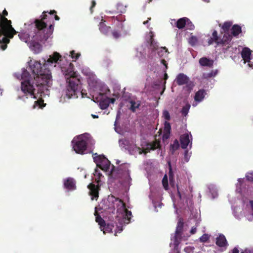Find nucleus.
I'll list each match as a JSON object with an SVG mask.
<instances>
[{
  "label": "nucleus",
  "instance_id": "nucleus-8",
  "mask_svg": "<svg viewBox=\"0 0 253 253\" xmlns=\"http://www.w3.org/2000/svg\"><path fill=\"white\" fill-rule=\"evenodd\" d=\"M94 162L97 166L104 171H107L110 169V162L104 156L93 154Z\"/></svg>",
  "mask_w": 253,
  "mask_h": 253
},
{
  "label": "nucleus",
  "instance_id": "nucleus-49",
  "mask_svg": "<svg viewBox=\"0 0 253 253\" xmlns=\"http://www.w3.org/2000/svg\"><path fill=\"white\" fill-rule=\"evenodd\" d=\"M170 132H165L163 136V139H167L169 137Z\"/></svg>",
  "mask_w": 253,
  "mask_h": 253
},
{
  "label": "nucleus",
  "instance_id": "nucleus-16",
  "mask_svg": "<svg viewBox=\"0 0 253 253\" xmlns=\"http://www.w3.org/2000/svg\"><path fill=\"white\" fill-rule=\"evenodd\" d=\"M178 85H181L186 84L189 81V78L184 74H179L175 80Z\"/></svg>",
  "mask_w": 253,
  "mask_h": 253
},
{
  "label": "nucleus",
  "instance_id": "nucleus-57",
  "mask_svg": "<svg viewBox=\"0 0 253 253\" xmlns=\"http://www.w3.org/2000/svg\"><path fill=\"white\" fill-rule=\"evenodd\" d=\"M232 253H239V251L238 249L236 247H235L232 250Z\"/></svg>",
  "mask_w": 253,
  "mask_h": 253
},
{
  "label": "nucleus",
  "instance_id": "nucleus-12",
  "mask_svg": "<svg viewBox=\"0 0 253 253\" xmlns=\"http://www.w3.org/2000/svg\"><path fill=\"white\" fill-rule=\"evenodd\" d=\"M114 204V209H117V211L118 213H121L123 211H125L126 208V204L121 199L119 198H115L112 201Z\"/></svg>",
  "mask_w": 253,
  "mask_h": 253
},
{
  "label": "nucleus",
  "instance_id": "nucleus-46",
  "mask_svg": "<svg viewBox=\"0 0 253 253\" xmlns=\"http://www.w3.org/2000/svg\"><path fill=\"white\" fill-rule=\"evenodd\" d=\"M163 50H165V52L167 53L168 52V49L166 47H161L160 48V50L158 51V55L161 57V56H162L163 55L162 54L163 52Z\"/></svg>",
  "mask_w": 253,
  "mask_h": 253
},
{
  "label": "nucleus",
  "instance_id": "nucleus-56",
  "mask_svg": "<svg viewBox=\"0 0 253 253\" xmlns=\"http://www.w3.org/2000/svg\"><path fill=\"white\" fill-rule=\"evenodd\" d=\"M161 63H162V64H163L164 65H165L166 66V69L168 68L167 61L165 59H162L161 60Z\"/></svg>",
  "mask_w": 253,
  "mask_h": 253
},
{
  "label": "nucleus",
  "instance_id": "nucleus-62",
  "mask_svg": "<svg viewBox=\"0 0 253 253\" xmlns=\"http://www.w3.org/2000/svg\"><path fill=\"white\" fill-rule=\"evenodd\" d=\"M54 18L56 20H59L60 19L59 17L56 14L54 15Z\"/></svg>",
  "mask_w": 253,
  "mask_h": 253
},
{
  "label": "nucleus",
  "instance_id": "nucleus-61",
  "mask_svg": "<svg viewBox=\"0 0 253 253\" xmlns=\"http://www.w3.org/2000/svg\"><path fill=\"white\" fill-rule=\"evenodd\" d=\"M81 93L83 97H85L87 95V93H85V92H83V90H82Z\"/></svg>",
  "mask_w": 253,
  "mask_h": 253
},
{
  "label": "nucleus",
  "instance_id": "nucleus-47",
  "mask_svg": "<svg viewBox=\"0 0 253 253\" xmlns=\"http://www.w3.org/2000/svg\"><path fill=\"white\" fill-rule=\"evenodd\" d=\"M43 104V100L42 99L40 100H38L35 101V105H38L39 106V108H42L44 105Z\"/></svg>",
  "mask_w": 253,
  "mask_h": 253
},
{
  "label": "nucleus",
  "instance_id": "nucleus-11",
  "mask_svg": "<svg viewBox=\"0 0 253 253\" xmlns=\"http://www.w3.org/2000/svg\"><path fill=\"white\" fill-rule=\"evenodd\" d=\"M118 177L123 180H126L130 178L129 172L127 165L124 164L120 165L117 169Z\"/></svg>",
  "mask_w": 253,
  "mask_h": 253
},
{
  "label": "nucleus",
  "instance_id": "nucleus-18",
  "mask_svg": "<svg viewBox=\"0 0 253 253\" xmlns=\"http://www.w3.org/2000/svg\"><path fill=\"white\" fill-rule=\"evenodd\" d=\"M199 62L202 66H206L211 68L213 65V60L205 57L201 58L199 59Z\"/></svg>",
  "mask_w": 253,
  "mask_h": 253
},
{
  "label": "nucleus",
  "instance_id": "nucleus-20",
  "mask_svg": "<svg viewBox=\"0 0 253 253\" xmlns=\"http://www.w3.org/2000/svg\"><path fill=\"white\" fill-rule=\"evenodd\" d=\"M242 32L241 27L237 24L234 25L231 28L232 37L233 36L237 37Z\"/></svg>",
  "mask_w": 253,
  "mask_h": 253
},
{
  "label": "nucleus",
  "instance_id": "nucleus-2",
  "mask_svg": "<svg viewBox=\"0 0 253 253\" xmlns=\"http://www.w3.org/2000/svg\"><path fill=\"white\" fill-rule=\"evenodd\" d=\"M29 69L36 76V85L38 87V93H42L47 89V87L52 84L51 74L50 70L44 64L42 66L40 62L31 60L28 62Z\"/></svg>",
  "mask_w": 253,
  "mask_h": 253
},
{
  "label": "nucleus",
  "instance_id": "nucleus-23",
  "mask_svg": "<svg viewBox=\"0 0 253 253\" xmlns=\"http://www.w3.org/2000/svg\"><path fill=\"white\" fill-rule=\"evenodd\" d=\"M206 91L204 89L198 90L195 94L194 99L195 101L200 102L205 97Z\"/></svg>",
  "mask_w": 253,
  "mask_h": 253
},
{
  "label": "nucleus",
  "instance_id": "nucleus-58",
  "mask_svg": "<svg viewBox=\"0 0 253 253\" xmlns=\"http://www.w3.org/2000/svg\"><path fill=\"white\" fill-rule=\"evenodd\" d=\"M95 174H94V175H97L98 176L99 178H100V176H102L101 173H100V172H98V171L97 170H95Z\"/></svg>",
  "mask_w": 253,
  "mask_h": 253
},
{
  "label": "nucleus",
  "instance_id": "nucleus-24",
  "mask_svg": "<svg viewBox=\"0 0 253 253\" xmlns=\"http://www.w3.org/2000/svg\"><path fill=\"white\" fill-rule=\"evenodd\" d=\"M187 20H188L187 17H183L178 19L176 22V27L179 29H183L186 25Z\"/></svg>",
  "mask_w": 253,
  "mask_h": 253
},
{
  "label": "nucleus",
  "instance_id": "nucleus-45",
  "mask_svg": "<svg viewBox=\"0 0 253 253\" xmlns=\"http://www.w3.org/2000/svg\"><path fill=\"white\" fill-rule=\"evenodd\" d=\"M163 116H164V118H165V119L168 120V121L170 119L169 113L167 110L164 111V112H163Z\"/></svg>",
  "mask_w": 253,
  "mask_h": 253
},
{
  "label": "nucleus",
  "instance_id": "nucleus-60",
  "mask_svg": "<svg viewBox=\"0 0 253 253\" xmlns=\"http://www.w3.org/2000/svg\"><path fill=\"white\" fill-rule=\"evenodd\" d=\"M57 12L55 10H50V11L48 13L50 15H52L53 14H56Z\"/></svg>",
  "mask_w": 253,
  "mask_h": 253
},
{
  "label": "nucleus",
  "instance_id": "nucleus-1",
  "mask_svg": "<svg viewBox=\"0 0 253 253\" xmlns=\"http://www.w3.org/2000/svg\"><path fill=\"white\" fill-rule=\"evenodd\" d=\"M48 12L44 11L41 15L40 19H35L34 23L32 24V27H34L36 33L35 35L32 36L33 40L28 43V45L30 48L36 54L40 53L42 50V46L39 42L46 41L53 32L54 26L52 24H50L48 28H47L50 18L46 14Z\"/></svg>",
  "mask_w": 253,
  "mask_h": 253
},
{
  "label": "nucleus",
  "instance_id": "nucleus-35",
  "mask_svg": "<svg viewBox=\"0 0 253 253\" xmlns=\"http://www.w3.org/2000/svg\"><path fill=\"white\" fill-rule=\"evenodd\" d=\"M160 146V143L157 141H154L148 145V148L151 150H155L158 148Z\"/></svg>",
  "mask_w": 253,
  "mask_h": 253
},
{
  "label": "nucleus",
  "instance_id": "nucleus-44",
  "mask_svg": "<svg viewBox=\"0 0 253 253\" xmlns=\"http://www.w3.org/2000/svg\"><path fill=\"white\" fill-rule=\"evenodd\" d=\"M189 42L192 45H194L197 42V39L195 36H192L189 39Z\"/></svg>",
  "mask_w": 253,
  "mask_h": 253
},
{
  "label": "nucleus",
  "instance_id": "nucleus-14",
  "mask_svg": "<svg viewBox=\"0 0 253 253\" xmlns=\"http://www.w3.org/2000/svg\"><path fill=\"white\" fill-rule=\"evenodd\" d=\"M76 182L71 177H68L64 180V188L69 190H74L76 189Z\"/></svg>",
  "mask_w": 253,
  "mask_h": 253
},
{
  "label": "nucleus",
  "instance_id": "nucleus-64",
  "mask_svg": "<svg viewBox=\"0 0 253 253\" xmlns=\"http://www.w3.org/2000/svg\"><path fill=\"white\" fill-rule=\"evenodd\" d=\"M169 173H170V172H171V169L170 164V163H169Z\"/></svg>",
  "mask_w": 253,
  "mask_h": 253
},
{
  "label": "nucleus",
  "instance_id": "nucleus-38",
  "mask_svg": "<svg viewBox=\"0 0 253 253\" xmlns=\"http://www.w3.org/2000/svg\"><path fill=\"white\" fill-rule=\"evenodd\" d=\"M162 184L163 185L164 188L166 190H168L169 188L168 185V180L167 175H165L163 178L162 180Z\"/></svg>",
  "mask_w": 253,
  "mask_h": 253
},
{
  "label": "nucleus",
  "instance_id": "nucleus-54",
  "mask_svg": "<svg viewBox=\"0 0 253 253\" xmlns=\"http://www.w3.org/2000/svg\"><path fill=\"white\" fill-rule=\"evenodd\" d=\"M2 15L4 16V17H6V16H7L8 15V12L7 11V10L4 9L3 11H2Z\"/></svg>",
  "mask_w": 253,
  "mask_h": 253
},
{
  "label": "nucleus",
  "instance_id": "nucleus-30",
  "mask_svg": "<svg viewBox=\"0 0 253 253\" xmlns=\"http://www.w3.org/2000/svg\"><path fill=\"white\" fill-rule=\"evenodd\" d=\"M109 105L108 99H107L106 98L101 100L99 102V106L102 110H104L107 108Z\"/></svg>",
  "mask_w": 253,
  "mask_h": 253
},
{
  "label": "nucleus",
  "instance_id": "nucleus-17",
  "mask_svg": "<svg viewBox=\"0 0 253 253\" xmlns=\"http://www.w3.org/2000/svg\"><path fill=\"white\" fill-rule=\"evenodd\" d=\"M216 245L219 247H225L228 246V243L224 235L220 234L216 238Z\"/></svg>",
  "mask_w": 253,
  "mask_h": 253
},
{
  "label": "nucleus",
  "instance_id": "nucleus-10",
  "mask_svg": "<svg viewBox=\"0 0 253 253\" xmlns=\"http://www.w3.org/2000/svg\"><path fill=\"white\" fill-rule=\"evenodd\" d=\"M34 23V21L29 25L28 30L30 31V33L28 34L26 33H21L18 35L19 38L21 40L27 43H30L31 42V40H33L32 36L35 35V30L34 27H32V24Z\"/></svg>",
  "mask_w": 253,
  "mask_h": 253
},
{
  "label": "nucleus",
  "instance_id": "nucleus-43",
  "mask_svg": "<svg viewBox=\"0 0 253 253\" xmlns=\"http://www.w3.org/2000/svg\"><path fill=\"white\" fill-rule=\"evenodd\" d=\"M112 34L113 37L116 39H118L121 36L120 32L118 30H114Z\"/></svg>",
  "mask_w": 253,
  "mask_h": 253
},
{
  "label": "nucleus",
  "instance_id": "nucleus-37",
  "mask_svg": "<svg viewBox=\"0 0 253 253\" xmlns=\"http://www.w3.org/2000/svg\"><path fill=\"white\" fill-rule=\"evenodd\" d=\"M130 103L131 104L130 109L133 112H135L136 109L138 108L140 106L139 103H137L133 100L130 101Z\"/></svg>",
  "mask_w": 253,
  "mask_h": 253
},
{
  "label": "nucleus",
  "instance_id": "nucleus-33",
  "mask_svg": "<svg viewBox=\"0 0 253 253\" xmlns=\"http://www.w3.org/2000/svg\"><path fill=\"white\" fill-rule=\"evenodd\" d=\"M190 105L189 104H186L183 106L181 109V113L183 116H186L189 112V110L190 108Z\"/></svg>",
  "mask_w": 253,
  "mask_h": 253
},
{
  "label": "nucleus",
  "instance_id": "nucleus-52",
  "mask_svg": "<svg viewBox=\"0 0 253 253\" xmlns=\"http://www.w3.org/2000/svg\"><path fill=\"white\" fill-rule=\"evenodd\" d=\"M107 99H108L109 104L110 103H114L115 101V99L114 98H109L106 97Z\"/></svg>",
  "mask_w": 253,
  "mask_h": 253
},
{
  "label": "nucleus",
  "instance_id": "nucleus-31",
  "mask_svg": "<svg viewBox=\"0 0 253 253\" xmlns=\"http://www.w3.org/2000/svg\"><path fill=\"white\" fill-rule=\"evenodd\" d=\"M95 221L100 225L101 230H103V227H104L106 223L105 220L100 215H97L96 217Z\"/></svg>",
  "mask_w": 253,
  "mask_h": 253
},
{
  "label": "nucleus",
  "instance_id": "nucleus-19",
  "mask_svg": "<svg viewBox=\"0 0 253 253\" xmlns=\"http://www.w3.org/2000/svg\"><path fill=\"white\" fill-rule=\"evenodd\" d=\"M251 50L248 47H245L243 49L241 52V56L243 60L246 62H250L251 60Z\"/></svg>",
  "mask_w": 253,
  "mask_h": 253
},
{
  "label": "nucleus",
  "instance_id": "nucleus-6",
  "mask_svg": "<svg viewBox=\"0 0 253 253\" xmlns=\"http://www.w3.org/2000/svg\"><path fill=\"white\" fill-rule=\"evenodd\" d=\"M72 143L73 148L77 153L83 154L86 150L87 142L82 136H79L77 139H74Z\"/></svg>",
  "mask_w": 253,
  "mask_h": 253
},
{
  "label": "nucleus",
  "instance_id": "nucleus-7",
  "mask_svg": "<svg viewBox=\"0 0 253 253\" xmlns=\"http://www.w3.org/2000/svg\"><path fill=\"white\" fill-rule=\"evenodd\" d=\"M21 90L25 96L30 95L36 98L34 95L35 90L34 81H22L21 83Z\"/></svg>",
  "mask_w": 253,
  "mask_h": 253
},
{
  "label": "nucleus",
  "instance_id": "nucleus-27",
  "mask_svg": "<svg viewBox=\"0 0 253 253\" xmlns=\"http://www.w3.org/2000/svg\"><path fill=\"white\" fill-rule=\"evenodd\" d=\"M110 29V27L107 26L104 23H100V24L99 30L104 35H107L109 33Z\"/></svg>",
  "mask_w": 253,
  "mask_h": 253
},
{
  "label": "nucleus",
  "instance_id": "nucleus-39",
  "mask_svg": "<svg viewBox=\"0 0 253 253\" xmlns=\"http://www.w3.org/2000/svg\"><path fill=\"white\" fill-rule=\"evenodd\" d=\"M186 22V27L188 30H193L195 28V26L194 24L192 23V22L188 18Z\"/></svg>",
  "mask_w": 253,
  "mask_h": 253
},
{
  "label": "nucleus",
  "instance_id": "nucleus-50",
  "mask_svg": "<svg viewBox=\"0 0 253 253\" xmlns=\"http://www.w3.org/2000/svg\"><path fill=\"white\" fill-rule=\"evenodd\" d=\"M247 180L253 182V173H249L246 175Z\"/></svg>",
  "mask_w": 253,
  "mask_h": 253
},
{
  "label": "nucleus",
  "instance_id": "nucleus-41",
  "mask_svg": "<svg viewBox=\"0 0 253 253\" xmlns=\"http://www.w3.org/2000/svg\"><path fill=\"white\" fill-rule=\"evenodd\" d=\"M71 57L75 59V60L78 59V58L80 56L81 54L80 53H76L75 51L72 50L70 52Z\"/></svg>",
  "mask_w": 253,
  "mask_h": 253
},
{
  "label": "nucleus",
  "instance_id": "nucleus-4",
  "mask_svg": "<svg viewBox=\"0 0 253 253\" xmlns=\"http://www.w3.org/2000/svg\"><path fill=\"white\" fill-rule=\"evenodd\" d=\"M11 23V20L4 17L0 12V47L2 50L6 49L10 39L17 33Z\"/></svg>",
  "mask_w": 253,
  "mask_h": 253
},
{
  "label": "nucleus",
  "instance_id": "nucleus-5",
  "mask_svg": "<svg viewBox=\"0 0 253 253\" xmlns=\"http://www.w3.org/2000/svg\"><path fill=\"white\" fill-rule=\"evenodd\" d=\"M232 40V36L229 33L224 34L222 38L218 35L217 31L214 30L212 32L211 37L208 39V43L209 45H211L215 42L217 45L220 44L227 43Z\"/></svg>",
  "mask_w": 253,
  "mask_h": 253
},
{
  "label": "nucleus",
  "instance_id": "nucleus-32",
  "mask_svg": "<svg viewBox=\"0 0 253 253\" xmlns=\"http://www.w3.org/2000/svg\"><path fill=\"white\" fill-rule=\"evenodd\" d=\"M231 41H230L227 43H224V44H220V46H222V51L225 53H227L230 49V48L231 47Z\"/></svg>",
  "mask_w": 253,
  "mask_h": 253
},
{
  "label": "nucleus",
  "instance_id": "nucleus-29",
  "mask_svg": "<svg viewBox=\"0 0 253 253\" xmlns=\"http://www.w3.org/2000/svg\"><path fill=\"white\" fill-rule=\"evenodd\" d=\"M179 147V142L177 139H175L173 141V143L170 144V151L171 153L174 154V152L177 150Z\"/></svg>",
  "mask_w": 253,
  "mask_h": 253
},
{
  "label": "nucleus",
  "instance_id": "nucleus-63",
  "mask_svg": "<svg viewBox=\"0 0 253 253\" xmlns=\"http://www.w3.org/2000/svg\"><path fill=\"white\" fill-rule=\"evenodd\" d=\"M91 116L94 119H95V118H98V116L97 115H93L92 114L91 115Z\"/></svg>",
  "mask_w": 253,
  "mask_h": 253
},
{
  "label": "nucleus",
  "instance_id": "nucleus-9",
  "mask_svg": "<svg viewBox=\"0 0 253 253\" xmlns=\"http://www.w3.org/2000/svg\"><path fill=\"white\" fill-rule=\"evenodd\" d=\"M121 214H123V218L120 222V225H117V232L120 233L123 231V224L122 222H124L125 224H128L130 221L131 217L132 216L131 212L128 211L126 208L125 209V211H123Z\"/></svg>",
  "mask_w": 253,
  "mask_h": 253
},
{
  "label": "nucleus",
  "instance_id": "nucleus-34",
  "mask_svg": "<svg viewBox=\"0 0 253 253\" xmlns=\"http://www.w3.org/2000/svg\"><path fill=\"white\" fill-rule=\"evenodd\" d=\"M150 47L152 50H157L158 48V45L157 43L155 42L154 39L153 38V36H151V38L150 39Z\"/></svg>",
  "mask_w": 253,
  "mask_h": 253
},
{
  "label": "nucleus",
  "instance_id": "nucleus-22",
  "mask_svg": "<svg viewBox=\"0 0 253 253\" xmlns=\"http://www.w3.org/2000/svg\"><path fill=\"white\" fill-rule=\"evenodd\" d=\"M232 22L231 21H226L222 25L219 24V26L221 28L224 34H226L229 33V31L232 26Z\"/></svg>",
  "mask_w": 253,
  "mask_h": 253
},
{
  "label": "nucleus",
  "instance_id": "nucleus-55",
  "mask_svg": "<svg viewBox=\"0 0 253 253\" xmlns=\"http://www.w3.org/2000/svg\"><path fill=\"white\" fill-rule=\"evenodd\" d=\"M197 229L196 227H192L191 229L190 233L192 234H194L196 232Z\"/></svg>",
  "mask_w": 253,
  "mask_h": 253
},
{
  "label": "nucleus",
  "instance_id": "nucleus-36",
  "mask_svg": "<svg viewBox=\"0 0 253 253\" xmlns=\"http://www.w3.org/2000/svg\"><path fill=\"white\" fill-rule=\"evenodd\" d=\"M181 236V235L176 234L175 233V235L173 237V238H174L173 244H174L175 247H177L179 245V244L180 243Z\"/></svg>",
  "mask_w": 253,
  "mask_h": 253
},
{
  "label": "nucleus",
  "instance_id": "nucleus-3",
  "mask_svg": "<svg viewBox=\"0 0 253 253\" xmlns=\"http://www.w3.org/2000/svg\"><path fill=\"white\" fill-rule=\"evenodd\" d=\"M61 70L68 84L66 86V95L68 98H77L80 92L81 81L74 71V66L72 63L61 67Z\"/></svg>",
  "mask_w": 253,
  "mask_h": 253
},
{
  "label": "nucleus",
  "instance_id": "nucleus-48",
  "mask_svg": "<svg viewBox=\"0 0 253 253\" xmlns=\"http://www.w3.org/2000/svg\"><path fill=\"white\" fill-rule=\"evenodd\" d=\"M213 76L212 72H211V73H209L207 74H204L203 75V77L205 79L211 78Z\"/></svg>",
  "mask_w": 253,
  "mask_h": 253
},
{
  "label": "nucleus",
  "instance_id": "nucleus-42",
  "mask_svg": "<svg viewBox=\"0 0 253 253\" xmlns=\"http://www.w3.org/2000/svg\"><path fill=\"white\" fill-rule=\"evenodd\" d=\"M164 131L165 132H170L171 126L169 123L166 121L164 124Z\"/></svg>",
  "mask_w": 253,
  "mask_h": 253
},
{
  "label": "nucleus",
  "instance_id": "nucleus-25",
  "mask_svg": "<svg viewBox=\"0 0 253 253\" xmlns=\"http://www.w3.org/2000/svg\"><path fill=\"white\" fill-rule=\"evenodd\" d=\"M21 79L22 81H27V80H32L35 81L34 79H33L30 73L25 69L23 70V72L21 74Z\"/></svg>",
  "mask_w": 253,
  "mask_h": 253
},
{
  "label": "nucleus",
  "instance_id": "nucleus-15",
  "mask_svg": "<svg viewBox=\"0 0 253 253\" xmlns=\"http://www.w3.org/2000/svg\"><path fill=\"white\" fill-rule=\"evenodd\" d=\"M180 141L181 147L182 149L187 148L188 144L190 143V146L192 145V142H190L189 138V135L188 133H184L182 134L180 137Z\"/></svg>",
  "mask_w": 253,
  "mask_h": 253
},
{
  "label": "nucleus",
  "instance_id": "nucleus-13",
  "mask_svg": "<svg viewBox=\"0 0 253 253\" xmlns=\"http://www.w3.org/2000/svg\"><path fill=\"white\" fill-rule=\"evenodd\" d=\"M87 187L89 189V195L91 196L92 200L94 198L96 200L98 198L99 186L93 183H90Z\"/></svg>",
  "mask_w": 253,
  "mask_h": 253
},
{
  "label": "nucleus",
  "instance_id": "nucleus-28",
  "mask_svg": "<svg viewBox=\"0 0 253 253\" xmlns=\"http://www.w3.org/2000/svg\"><path fill=\"white\" fill-rule=\"evenodd\" d=\"M114 228V225L113 223H105V225L103 227L104 229L102 231H103L104 234L106 233L113 232V229Z\"/></svg>",
  "mask_w": 253,
  "mask_h": 253
},
{
  "label": "nucleus",
  "instance_id": "nucleus-51",
  "mask_svg": "<svg viewBox=\"0 0 253 253\" xmlns=\"http://www.w3.org/2000/svg\"><path fill=\"white\" fill-rule=\"evenodd\" d=\"M96 5V2L95 0H93L92 1H91V6L90 8V12L91 13H92L93 12V10H92V8L95 7Z\"/></svg>",
  "mask_w": 253,
  "mask_h": 253
},
{
  "label": "nucleus",
  "instance_id": "nucleus-40",
  "mask_svg": "<svg viewBox=\"0 0 253 253\" xmlns=\"http://www.w3.org/2000/svg\"><path fill=\"white\" fill-rule=\"evenodd\" d=\"M210 236L208 234H204L200 238L199 240L202 243H205L209 239Z\"/></svg>",
  "mask_w": 253,
  "mask_h": 253
},
{
  "label": "nucleus",
  "instance_id": "nucleus-26",
  "mask_svg": "<svg viewBox=\"0 0 253 253\" xmlns=\"http://www.w3.org/2000/svg\"><path fill=\"white\" fill-rule=\"evenodd\" d=\"M183 222L181 218H180L177 222L176 229L175 232L176 234L181 235V233L183 228Z\"/></svg>",
  "mask_w": 253,
  "mask_h": 253
},
{
  "label": "nucleus",
  "instance_id": "nucleus-59",
  "mask_svg": "<svg viewBox=\"0 0 253 253\" xmlns=\"http://www.w3.org/2000/svg\"><path fill=\"white\" fill-rule=\"evenodd\" d=\"M138 149L140 150L139 153L140 154H142L143 153L146 154L147 152L144 151L143 150H141L140 148H138Z\"/></svg>",
  "mask_w": 253,
  "mask_h": 253
},
{
  "label": "nucleus",
  "instance_id": "nucleus-53",
  "mask_svg": "<svg viewBox=\"0 0 253 253\" xmlns=\"http://www.w3.org/2000/svg\"><path fill=\"white\" fill-rule=\"evenodd\" d=\"M112 169H111V173L110 174L112 175V176H113L114 173H115V167L114 165H112Z\"/></svg>",
  "mask_w": 253,
  "mask_h": 253
},
{
  "label": "nucleus",
  "instance_id": "nucleus-21",
  "mask_svg": "<svg viewBox=\"0 0 253 253\" xmlns=\"http://www.w3.org/2000/svg\"><path fill=\"white\" fill-rule=\"evenodd\" d=\"M61 56L60 54L57 52H54V53L49 56V58L47 59V62L48 63H56L58 60H60Z\"/></svg>",
  "mask_w": 253,
  "mask_h": 253
}]
</instances>
